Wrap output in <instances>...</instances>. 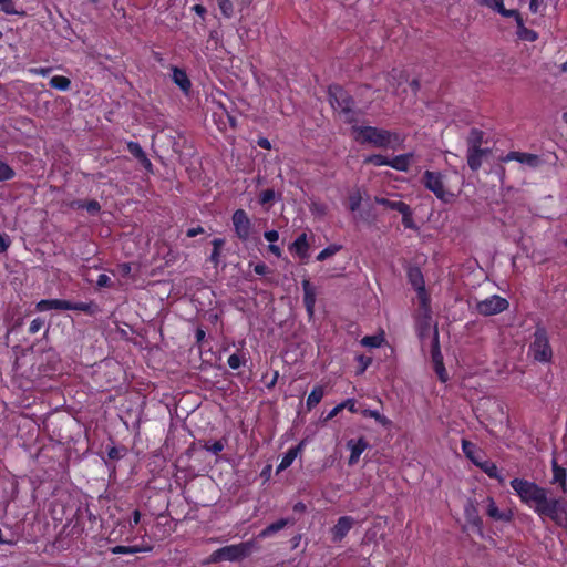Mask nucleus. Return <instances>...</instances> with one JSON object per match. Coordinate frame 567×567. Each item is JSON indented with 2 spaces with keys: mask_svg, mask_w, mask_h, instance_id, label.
Returning a JSON list of instances; mask_svg holds the SVG:
<instances>
[{
  "mask_svg": "<svg viewBox=\"0 0 567 567\" xmlns=\"http://www.w3.org/2000/svg\"><path fill=\"white\" fill-rule=\"evenodd\" d=\"M350 135L360 144H367L378 148L396 150L404 141L403 136L396 132L369 125L353 124Z\"/></svg>",
  "mask_w": 567,
  "mask_h": 567,
  "instance_id": "1",
  "label": "nucleus"
},
{
  "mask_svg": "<svg viewBox=\"0 0 567 567\" xmlns=\"http://www.w3.org/2000/svg\"><path fill=\"white\" fill-rule=\"evenodd\" d=\"M511 486L518 495L520 501L533 508L538 515H542L546 509L548 503L547 491L534 482L523 478H514L511 481Z\"/></svg>",
  "mask_w": 567,
  "mask_h": 567,
  "instance_id": "2",
  "label": "nucleus"
},
{
  "mask_svg": "<svg viewBox=\"0 0 567 567\" xmlns=\"http://www.w3.org/2000/svg\"><path fill=\"white\" fill-rule=\"evenodd\" d=\"M329 96L332 107L344 122L355 123L358 121V113L352 109L353 101L342 87H330Z\"/></svg>",
  "mask_w": 567,
  "mask_h": 567,
  "instance_id": "3",
  "label": "nucleus"
},
{
  "mask_svg": "<svg viewBox=\"0 0 567 567\" xmlns=\"http://www.w3.org/2000/svg\"><path fill=\"white\" fill-rule=\"evenodd\" d=\"M530 353L533 358L539 362H548L551 359V348L544 330H537L535 332L534 341L530 344Z\"/></svg>",
  "mask_w": 567,
  "mask_h": 567,
  "instance_id": "4",
  "label": "nucleus"
},
{
  "mask_svg": "<svg viewBox=\"0 0 567 567\" xmlns=\"http://www.w3.org/2000/svg\"><path fill=\"white\" fill-rule=\"evenodd\" d=\"M423 181L425 187L433 192L439 199L449 202L452 198L453 194L446 190L441 173L426 171Z\"/></svg>",
  "mask_w": 567,
  "mask_h": 567,
  "instance_id": "5",
  "label": "nucleus"
},
{
  "mask_svg": "<svg viewBox=\"0 0 567 567\" xmlns=\"http://www.w3.org/2000/svg\"><path fill=\"white\" fill-rule=\"evenodd\" d=\"M251 549L250 543H241L237 545L225 546L213 554V559L218 560H238L246 557Z\"/></svg>",
  "mask_w": 567,
  "mask_h": 567,
  "instance_id": "6",
  "label": "nucleus"
},
{
  "mask_svg": "<svg viewBox=\"0 0 567 567\" xmlns=\"http://www.w3.org/2000/svg\"><path fill=\"white\" fill-rule=\"evenodd\" d=\"M508 308V301L497 295H493L484 300L476 301L475 309L480 315L494 316L505 311Z\"/></svg>",
  "mask_w": 567,
  "mask_h": 567,
  "instance_id": "7",
  "label": "nucleus"
},
{
  "mask_svg": "<svg viewBox=\"0 0 567 567\" xmlns=\"http://www.w3.org/2000/svg\"><path fill=\"white\" fill-rule=\"evenodd\" d=\"M234 231L241 241H247L252 231V223L244 209H237L231 216Z\"/></svg>",
  "mask_w": 567,
  "mask_h": 567,
  "instance_id": "8",
  "label": "nucleus"
},
{
  "mask_svg": "<svg viewBox=\"0 0 567 567\" xmlns=\"http://www.w3.org/2000/svg\"><path fill=\"white\" fill-rule=\"evenodd\" d=\"M546 509L540 516H548L558 526L567 528V502L549 499Z\"/></svg>",
  "mask_w": 567,
  "mask_h": 567,
  "instance_id": "9",
  "label": "nucleus"
},
{
  "mask_svg": "<svg viewBox=\"0 0 567 567\" xmlns=\"http://www.w3.org/2000/svg\"><path fill=\"white\" fill-rule=\"evenodd\" d=\"M507 12L513 14L504 16L505 18H514L517 27L516 35L520 41L534 42L538 39V33L532 29H528L524 24V20L520 13L515 9H507Z\"/></svg>",
  "mask_w": 567,
  "mask_h": 567,
  "instance_id": "10",
  "label": "nucleus"
},
{
  "mask_svg": "<svg viewBox=\"0 0 567 567\" xmlns=\"http://www.w3.org/2000/svg\"><path fill=\"white\" fill-rule=\"evenodd\" d=\"M380 79L386 82V84L383 86L385 91L396 93L402 84L406 82L408 76L403 70L393 69L391 72L383 74Z\"/></svg>",
  "mask_w": 567,
  "mask_h": 567,
  "instance_id": "11",
  "label": "nucleus"
},
{
  "mask_svg": "<svg viewBox=\"0 0 567 567\" xmlns=\"http://www.w3.org/2000/svg\"><path fill=\"white\" fill-rule=\"evenodd\" d=\"M310 244L306 233L299 235L293 243L289 246V250L302 262H306L309 258Z\"/></svg>",
  "mask_w": 567,
  "mask_h": 567,
  "instance_id": "12",
  "label": "nucleus"
},
{
  "mask_svg": "<svg viewBox=\"0 0 567 567\" xmlns=\"http://www.w3.org/2000/svg\"><path fill=\"white\" fill-rule=\"evenodd\" d=\"M409 279H410V282L412 284V286L414 287V289L417 292V297L420 299V302L422 303V306H426L427 301H429V298H427V295H426V291H425L423 275L420 271V269H417V268L411 269L409 271Z\"/></svg>",
  "mask_w": 567,
  "mask_h": 567,
  "instance_id": "13",
  "label": "nucleus"
},
{
  "mask_svg": "<svg viewBox=\"0 0 567 567\" xmlns=\"http://www.w3.org/2000/svg\"><path fill=\"white\" fill-rule=\"evenodd\" d=\"M504 161H516L530 168H535L540 164V158L537 155L522 152H511L504 157Z\"/></svg>",
  "mask_w": 567,
  "mask_h": 567,
  "instance_id": "14",
  "label": "nucleus"
},
{
  "mask_svg": "<svg viewBox=\"0 0 567 567\" xmlns=\"http://www.w3.org/2000/svg\"><path fill=\"white\" fill-rule=\"evenodd\" d=\"M350 451L349 465H354L359 462L361 454L367 450L368 442L364 439L350 440L347 443Z\"/></svg>",
  "mask_w": 567,
  "mask_h": 567,
  "instance_id": "15",
  "label": "nucleus"
},
{
  "mask_svg": "<svg viewBox=\"0 0 567 567\" xmlns=\"http://www.w3.org/2000/svg\"><path fill=\"white\" fill-rule=\"evenodd\" d=\"M353 518L349 516H342L338 519L337 524L331 529L332 539L334 542L341 540L352 528Z\"/></svg>",
  "mask_w": 567,
  "mask_h": 567,
  "instance_id": "16",
  "label": "nucleus"
},
{
  "mask_svg": "<svg viewBox=\"0 0 567 567\" xmlns=\"http://www.w3.org/2000/svg\"><path fill=\"white\" fill-rule=\"evenodd\" d=\"M302 289H303V302H305L308 315L311 317L315 312L316 288L312 286V284L308 279H305L302 281Z\"/></svg>",
  "mask_w": 567,
  "mask_h": 567,
  "instance_id": "17",
  "label": "nucleus"
},
{
  "mask_svg": "<svg viewBox=\"0 0 567 567\" xmlns=\"http://www.w3.org/2000/svg\"><path fill=\"white\" fill-rule=\"evenodd\" d=\"M553 466V478L550 481L551 484H558L560 491L566 494L567 493V473L563 466H559L557 460L554 457L551 461Z\"/></svg>",
  "mask_w": 567,
  "mask_h": 567,
  "instance_id": "18",
  "label": "nucleus"
},
{
  "mask_svg": "<svg viewBox=\"0 0 567 567\" xmlns=\"http://www.w3.org/2000/svg\"><path fill=\"white\" fill-rule=\"evenodd\" d=\"M35 307L40 312L49 310H69L71 302L61 299H45L39 301Z\"/></svg>",
  "mask_w": 567,
  "mask_h": 567,
  "instance_id": "19",
  "label": "nucleus"
},
{
  "mask_svg": "<svg viewBox=\"0 0 567 567\" xmlns=\"http://www.w3.org/2000/svg\"><path fill=\"white\" fill-rule=\"evenodd\" d=\"M303 445L305 442L302 441L297 446L289 449L287 453L282 456L277 471L281 472L288 468L297 458V456L301 453Z\"/></svg>",
  "mask_w": 567,
  "mask_h": 567,
  "instance_id": "20",
  "label": "nucleus"
},
{
  "mask_svg": "<svg viewBox=\"0 0 567 567\" xmlns=\"http://www.w3.org/2000/svg\"><path fill=\"white\" fill-rule=\"evenodd\" d=\"M486 513L495 520L509 522L512 519V512L499 511L493 498H487Z\"/></svg>",
  "mask_w": 567,
  "mask_h": 567,
  "instance_id": "21",
  "label": "nucleus"
},
{
  "mask_svg": "<svg viewBox=\"0 0 567 567\" xmlns=\"http://www.w3.org/2000/svg\"><path fill=\"white\" fill-rule=\"evenodd\" d=\"M412 158H413L412 153L398 155L390 159L389 166L396 171H400V172H406L411 164Z\"/></svg>",
  "mask_w": 567,
  "mask_h": 567,
  "instance_id": "22",
  "label": "nucleus"
},
{
  "mask_svg": "<svg viewBox=\"0 0 567 567\" xmlns=\"http://www.w3.org/2000/svg\"><path fill=\"white\" fill-rule=\"evenodd\" d=\"M264 237L269 243V251L278 258L281 257L282 249L280 246L276 245L279 239V233L277 230H267L264 233Z\"/></svg>",
  "mask_w": 567,
  "mask_h": 567,
  "instance_id": "23",
  "label": "nucleus"
},
{
  "mask_svg": "<svg viewBox=\"0 0 567 567\" xmlns=\"http://www.w3.org/2000/svg\"><path fill=\"white\" fill-rule=\"evenodd\" d=\"M432 357H433L434 370H435L436 375L439 377V379L442 382H446L449 379V375L444 368L443 359H442V354H441L440 350L439 349L434 350Z\"/></svg>",
  "mask_w": 567,
  "mask_h": 567,
  "instance_id": "24",
  "label": "nucleus"
},
{
  "mask_svg": "<svg viewBox=\"0 0 567 567\" xmlns=\"http://www.w3.org/2000/svg\"><path fill=\"white\" fill-rule=\"evenodd\" d=\"M484 155H485V151L484 150H481V148H477V147L471 148L468 151V155H467L468 166L473 171L478 169L480 166L482 165V158H483Z\"/></svg>",
  "mask_w": 567,
  "mask_h": 567,
  "instance_id": "25",
  "label": "nucleus"
},
{
  "mask_svg": "<svg viewBox=\"0 0 567 567\" xmlns=\"http://www.w3.org/2000/svg\"><path fill=\"white\" fill-rule=\"evenodd\" d=\"M462 451L464 454L476 465L481 462L480 451L477 450L476 445L463 440L462 441Z\"/></svg>",
  "mask_w": 567,
  "mask_h": 567,
  "instance_id": "26",
  "label": "nucleus"
},
{
  "mask_svg": "<svg viewBox=\"0 0 567 567\" xmlns=\"http://www.w3.org/2000/svg\"><path fill=\"white\" fill-rule=\"evenodd\" d=\"M173 80L184 92H188L190 87V81L188 80V76L184 71L174 68Z\"/></svg>",
  "mask_w": 567,
  "mask_h": 567,
  "instance_id": "27",
  "label": "nucleus"
},
{
  "mask_svg": "<svg viewBox=\"0 0 567 567\" xmlns=\"http://www.w3.org/2000/svg\"><path fill=\"white\" fill-rule=\"evenodd\" d=\"M323 396H324L323 388L321 385L315 386L307 398L308 410L313 409L322 400Z\"/></svg>",
  "mask_w": 567,
  "mask_h": 567,
  "instance_id": "28",
  "label": "nucleus"
},
{
  "mask_svg": "<svg viewBox=\"0 0 567 567\" xmlns=\"http://www.w3.org/2000/svg\"><path fill=\"white\" fill-rule=\"evenodd\" d=\"M480 4L486 6L489 9L496 11L501 16L513 14V12H507V9L504 7V0H476Z\"/></svg>",
  "mask_w": 567,
  "mask_h": 567,
  "instance_id": "29",
  "label": "nucleus"
},
{
  "mask_svg": "<svg viewBox=\"0 0 567 567\" xmlns=\"http://www.w3.org/2000/svg\"><path fill=\"white\" fill-rule=\"evenodd\" d=\"M361 413L365 417L374 419L380 425H382L384 427H389L392 424L391 421L386 416H384L377 410L364 409L361 411Z\"/></svg>",
  "mask_w": 567,
  "mask_h": 567,
  "instance_id": "30",
  "label": "nucleus"
},
{
  "mask_svg": "<svg viewBox=\"0 0 567 567\" xmlns=\"http://www.w3.org/2000/svg\"><path fill=\"white\" fill-rule=\"evenodd\" d=\"M374 202L377 204H380L389 209L396 210L399 213L406 209V204L401 200H390L384 197H375Z\"/></svg>",
  "mask_w": 567,
  "mask_h": 567,
  "instance_id": "31",
  "label": "nucleus"
},
{
  "mask_svg": "<svg viewBox=\"0 0 567 567\" xmlns=\"http://www.w3.org/2000/svg\"><path fill=\"white\" fill-rule=\"evenodd\" d=\"M385 341L384 334L379 333L375 336H367L361 339V344L367 348H379L381 347Z\"/></svg>",
  "mask_w": 567,
  "mask_h": 567,
  "instance_id": "32",
  "label": "nucleus"
},
{
  "mask_svg": "<svg viewBox=\"0 0 567 567\" xmlns=\"http://www.w3.org/2000/svg\"><path fill=\"white\" fill-rule=\"evenodd\" d=\"M288 524L287 519H279L272 524H270L268 527H266L264 530L260 532L259 537L266 538L271 536L272 534L281 530L286 525Z\"/></svg>",
  "mask_w": 567,
  "mask_h": 567,
  "instance_id": "33",
  "label": "nucleus"
},
{
  "mask_svg": "<svg viewBox=\"0 0 567 567\" xmlns=\"http://www.w3.org/2000/svg\"><path fill=\"white\" fill-rule=\"evenodd\" d=\"M50 84L52 87L59 91H68L71 84V81L66 76L55 75L50 80Z\"/></svg>",
  "mask_w": 567,
  "mask_h": 567,
  "instance_id": "34",
  "label": "nucleus"
},
{
  "mask_svg": "<svg viewBox=\"0 0 567 567\" xmlns=\"http://www.w3.org/2000/svg\"><path fill=\"white\" fill-rule=\"evenodd\" d=\"M340 249H341L340 245L332 244L318 254L317 260L323 261V260L332 257L333 255H336Z\"/></svg>",
  "mask_w": 567,
  "mask_h": 567,
  "instance_id": "35",
  "label": "nucleus"
},
{
  "mask_svg": "<svg viewBox=\"0 0 567 567\" xmlns=\"http://www.w3.org/2000/svg\"><path fill=\"white\" fill-rule=\"evenodd\" d=\"M16 173L7 163L0 161V182H7L14 177Z\"/></svg>",
  "mask_w": 567,
  "mask_h": 567,
  "instance_id": "36",
  "label": "nucleus"
},
{
  "mask_svg": "<svg viewBox=\"0 0 567 567\" xmlns=\"http://www.w3.org/2000/svg\"><path fill=\"white\" fill-rule=\"evenodd\" d=\"M400 214L402 215V224L404 225L405 228H410V229L416 228L415 223L412 217V210L409 207V205H406V209L400 212Z\"/></svg>",
  "mask_w": 567,
  "mask_h": 567,
  "instance_id": "37",
  "label": "nucleus"
},
{
  "mask_svg": "<svg viewBox=\"0 0 567 567\" xmlns=\"http://www.w3.org/2000/svg\"><path fill=\"white\" fill-rule=\"evenodd\" d=\"M217 4L219 10L226 18H230L233 16L234 6L230 0H217Z\"/></svg>",
  "mask_w": 567,
  "mask_h": 567,
  "instance_id": "38",
  "label": "nucleus"
},
{
  "mask_svg": "<svg viewBox=\"0 0 567 567\" xmlns=\"http://www.w3.org/2000/svg\"><path fill=\"white\" fill-rule=\"evenodd\" d=\"M145 550H150V549L148 548L143 549L138 546H116L112 549V551L114 554H135V553H140V551H145Z\"/></svg>",
  "mask_w": 567,
  "mask_h": 567,
  "instance_id": "39",
  "label": "nucleus"
},
{
  "mask_svg": "<svg viewBox=\"0 0 567 567\" xmlns=\"http://www.w3.org/2000/svg\"><path fill=\"white\" fill-rule=\"evenodd\" d=\"M75 207L85 208L91 214H96L100 210V204L96 200L91 202H76Z\"/></svg>",
  "mask_w": 567,
  "mask_h": 567,
  "instance_id": "40",
  "label": "nucleus"
},
{
  "mask_svg": "<svg viewBox=\"0 0 567 567\" xmlns=\"http://www.w3.org/2000/svg\"><path fill=\"white\" fill-rule=\"evenodd\" d=\"M276 198V193L272 189L262 190L259 195V203L264 206L271 205Z\"/></svg>",
  "mask_w": 567,
  "mask_h": 567,
  "instance_id": "41",
  "label": "nucleus"
},
{
  "mask_svg": "<svg viewBox=\"0 0 567 567\" xmlns=\"http://www.w3.org/2000/svg\"><path fill=\"white\" fill-rule=\"evenodd\" d=\"M223 245H224V239H221V238H215L213 240L214 249H213V252L210 256V260L215 264H217L219 261L220 248L223 247Z\"/></svg>",
  "mask_w": 567,
  "mask_h": 567,
  "instance_id": "42",
  "label": "nucleus"
},
{
  "mask_svg": "<svg viewBox=\"0 0 567 567\" xmlns=\"http://www.w3.org/2000/svg\"><path fill=\"white\" fill-rule=\"evenodd\" d=\"M365 162L375 166H389L390 158L383 155H371L365 158Z\"/></svg>",
  "mask_w": 567,
  "mask_h": 567,
  "instance_id": "43",
  "label": "nucleus"
},
{
  "mask_svg": "<svg viewBox=\"0 0 567 567\" xmlns=\"http://www.w3.org/2000/svg\"><path fill=\"white\" fill-rule=\"evenodd\" d=\"M361 200H362V196H361V193L359 190L352 193L349 196V208L352 212H355L357 209H359V207L361 205Z\"/></svg>",
  "mask_w": 567,
  "mask_h": 567,
  "instance_id": "44",
  "label": "nucleus"
},
{
  "mask_svg": "<svg viewBox=\"0 0 567 567\" xmlns=\"http://www.w3.org/2000/svg\"><path fill=\"white\" fill-rule=\"evenodd\" d=\"M0 9L7 14H19L13 0H0Z\"/></svg>",
  "mask_w": 567,
  "mask_h": 567,
  "instance_id": "45",
  "label": "nucleus"
},
{
  "mask_svg": "<svg viewBox=\"0 0 567 567\" xmlns=\"http://www.w3.org/2000/svg\"><path fill=\"white\" fill-rule=\"evenodd\" d=\"M127 150H128V152H130L134 157H136L138 161H140L141 158H144L145 153H144V151L142 150V147L140 146V144H138V143H136V142H130V143L127 144Z\"/></svg>",
  "mask_w": 567,
  "mask_h": 567,
  "instance_id": "46",
  "label": "nucleus"
},
{
  "mask_svg": "<svg viewBox=\"0 0 567 567\" xmlns=\"http://www.w3.org/2000/svg\"><path fill=\"white\" fill-rule=\"evenodd\" d=\"M478 466L482 467V470L491 477H496L497 475V467L494 463L492 462H480V464H477Z\"/></svg>",
  "mask_w": 567,
  "mask_h": 567,
  "instance_id": "47",
  "label": "nucleus"
},
{
  "mask_svg": "<svg viewBox=\"0 0 567 567\" xmlns=\"http://www.w3.org/2000/svg\"><path fill=\"white\" fill-rule=\"evenodd\" d=\"M244 363H245V360L236 353L231 354L228 358V365H229V368H231L234 370L239 369Z\"/></svg>",
  "mask_w": 567,
  "mask_h": 567,
  "instance_id": "48",
  "label": "nucleus"
},
{
  "mask_svg": "<svg viewBox=\"0 0 567 567\" xmlns=\"http://www.w3.org/2000/svg\"><path fill=\"white\" fill-rule=\"evenodd\" d=\"M206 450L213 454H218L224 450V444L220 441H216L209 445H206Z\"/></svg>",
  "mask_w": 567,
  "mask_h": 567,
  "instance_id": "49",
  "label": "nucleus"
},
{
  "mask_svg": "<svg viewBox=\"0 0 567 567\" xmlns=\"http://www.w3.org/2000/svg\"><path fill=\"white\" fill-rule=\"evenodd\" d=\"M341 403H342L343 409H347L352 413L358 412L357 402L354 399H347L346 401H343Z\"/></svg>",
  "mask_w": 567,
  "mask_h": 567,
  "instance_id": "50",
  "label": "nucleus"
},
{
  "mask_svg": "<svg viewBox=\"0 0 567 567\" xmlns=\"http://www.w3.org/2000/svg\"><path fill=\"white\" fill-rule=\"evenodd\" d=\"M96 285L101 288L103 287H110L111 286V278L105 275V274H101L99 277H97V280H96Z\"/></svg>",
  "mask_w": 567,
  "mask_h": 567,
  "instance_id": "51",
  "label": "nucleus"
},
{
  "mask_svg": "<svg viewBox=\"0 0 567 567\" xmlns=\"http://www.w3.org/2000/svg\"><path fill=\"white\" fill-rule=\"evenodd\" d=\"M43 326V320L37 318L34 320H32V322L30 323V327H29V331L30 333H37Z\"/></svg>",
  "mask_w": 567,
  "mask_h": 567,
  "instance_id": "52",
  "label": "nucleus"
},
{
  "mask_svg": "<svg viewBox=\"0 0 567 567\" xmlns=\"http://www.w3.org/2000/svg\"><path fill=\"white\" fill-rule=\"evenodd\" d=\"M343 410L342 403L337 404L326 416V421L336 417Z\"/></svg>",
  "mask_w": 567,
  "mask_h": 567,
  "instance_id": "53",
  "label": "nucleus"
},
{
  "mask_svg": "<svg viewBox=\"0 0 567 567\" xmlns=\"http://www.w3.org/2000/svg\"><path fill=\"white\" fill-rule=\"evenodd\" d=\"M544 0H530L529 2V10L533 13H537L540 11V8L543 7Z\"/></svg>",
  "mask_w": 567,
  "mask_h": 567,
  "instance_id": "54",
  "label": "nucleus"
},
{
  "mask_svg": "<svg viewBox=\"0 0 567 567\" xmlns=\"http://www.w3.org/2000/svg\"><path fill=\"white\" fill-rule=\"evenodd\" d=\"M10 245V239L7 235L0 234V252H4Z\"/></svg>",
  "mask_w": 567,
  "mask_h": 567,
  "instance_id": "55",
  "label": "nucleus"
},
{
  "mask_svg": "<svg viewBox=\"0 0 567 567\" xmlns=\"http://www.w3.org/2000/svg\"><path fill=\"white\" fill-rule=\"evenodd\" d=\"M51 72L50 68H33L30 69V73L41 76H47Z\"/></svg>",
  "mask_w": 567,
  "mask_h": 567,
  "instance_id": "56",
  "label": "nucleus"
},
{
  "mask_svg": "<svg viewBox=\"0 0 567 567\" xmlns=\"http://www.w3.org/2000/svg\"><path fill=\"white\" fill-rule=\"evenodd\" d=\"M358 361H359V363L361 364V371H360L361 373H362L363 371H365V369H367V368L370 365V363H371V359H370V358H367V357H364V355H360V357H358Z\"/></svg>",
  "mask_w": 567,
  "mask_h": 567,
  "instance_id": "57",
  "label": "nucleus"
},
{
  "mask_svg": "<svg viewBox=\"0 0 567 567\" xmlns=\"http://www.w3.org/2000/svg\"><path fill=\"white\" fill-rule=\"evenodd\" d=\"M257 275H265L268 272V267L264 262H259L254 267Z\"/></svg>",
  "mask_w": 567,
  "mask_h": 567,
  "instance_id": "58",
  "label": "nucleus"
},
{
  "mask_svg": "<svg viewBox=\"0 0 567 567\" xmlns=\"http://www.w3.org/2000/svg\"><path fill=\"white\" fill-rule=\"evenodd\" d=\"M118 271L122 276H128L131 272V265L127 262L120 265Z\"/></svg>",
  "mask_w": 567,
  "mask_h": 567,
  "instance_id": "59",
  "label": "nucleus"
},
{
  "mask_svg": "<svg viewBox=\"0 0 567 567\" xmlns=\"http://www.w3.org/2000/svg\"><path fill=\"white\" fill-rule=\"evenodd\" d=\"M87 309H89V306L83 302H79V303L71 302V307L69 308V310H82V311H87Z\"/></svg>",
  "mask_w": 567,
  "mask_h": 567,
  "instance_id": "60",
  "label": "nucleus"
},
{
  "mask_svg": "<svg viewBox=\"0 0 567 567\" xmlns=\"http://www.w3.org/2000/svg\"><path fill=\"white\" fill-rule=\"evenodd\" d=\"M203 231H204V229L202 227L190 228L187 230V236L195 237V236L202 234Z\"/></svg>",
  "mask_w": 567,
  "mask_h": 567,
  "instance_id": "61",
  "label": "nucleus"
},
{
  "mask_svg": "<svg viewBox=\"0 0 567 567\" xmlns=\"http://www.w3.org/2000/svg\"><path fill=\"white\" fill-rule=\"evenodd\" d=\"M192 9L195 13H197L200 17H204L206 13V9L202 4H195Z\"/></svg>",
  "mask_w": 567,
  "mask_h": 567,
  "instance_id": "62",
  "label": "nucleus"
},
{
  "mask_svg": "<svg viewBox=\"0 0 567 567\" xmlns=\"http://www.w3.org/2000/svg\"><path fill=\"white\" fill-rule=\"evenodd\" d=\"M258 145L260 147L267 148V150H269L271 147L270 142L267 138H264V137L258 140Z\"/></svg>",
  "mask_w": 567,
  "mask_h": 567,
  "instance_id": "63",
  "label": "nucleus"
},
{
  "mask_svg": "<svg viewBox=\"0 0 567 567\" xmlns=\"http://www.w3.org/2000/svg\"><path fill=\"white\" fill-rule=\"evenodd\" d=\"M140 520H141V513L138 511H134L131 525L132 526L137 525L140 523Z\"/></svg>",
  "mask_w": 567,
  "mask_h": 567,
  "instance_id": "64",
  "label": "nucleus"
}]
</instances>
